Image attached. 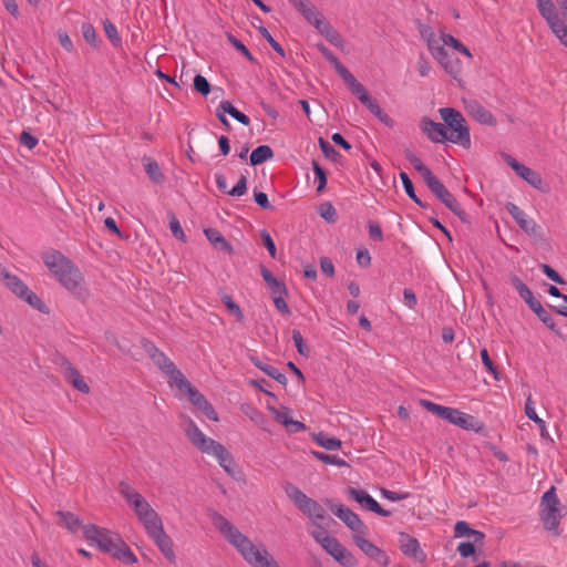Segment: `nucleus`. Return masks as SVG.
<instances>
[{
	"instance_id": "36",
	"label": "nucleus",
	"mask_w": 567,
	"mask_h": 567,
	"mask_svg": "<svg viewBox=\"0 0 567 567\" xmlns=\"http://www.w3.org/2000/svg\"><path fill=\"white\" fill-rule=\"evenodd\" d=\"M260 272L264 280L270 287L272 295L287 293V288L285 284L277 280L266 267L262 266Z\"/></svg>"
},
{
	"instance_id": "27",
	"label": "nucleus",
	"mask_w": 567,
	"mask_h": 567,
	"mask_svg": "<svg viewBox=\"0 0 567 567\" xmlns=\"http://www.w3.org/2000/svg\"><path fill=\"white\" fill-rule=\"evenodd\" d=\"M250 361L251 363L258 368L259 370H261L264 373H266L268 377L272 378L274 380H276L278 383L282 384V385H286L288 380H287V377L281 373L277 368L270 365V364H267V363H264L261 362L257 357L255 355H251L250 357Z\"/></svg>"
},
{
	"instance_id": "46",
	"label": "nucleus",
	"mask_w": 567,
	"mask_h": 567,
	"mask_svg": "<svg viewBox=\"0 0 567 567\" xmlns=\"http://www.w3.org/2000/svg\"><path fill=\"white\" fill-rule=\"evenodd\" d=\"M312 171L316 177V181L318 182L317 192L322 193L327 185V174L324 169L319 165L318 162H312Z\"/></svg>"
},
{
	"instance_id": "53",
	"label": "nucleus",
	"mask_w": 567,
	"mask_h": 567,
	"mask_svg": "<svg viewBox=\"0 0 567 567\" xmlns=\"http://www.w3.org/2000/svg\"><path fill=\"white\" fill-rule=\"evenodd\" d=\"M260 238L262 240V244L265 245V247L267 248L269 255L271 258H276V245H275V241L274 239L271 238L270 234L268 230L266 229H261L260 230Z\"/></svg>"
},
{
	"instance_id": "50",
	"label": "nucleus",
	"mask_w": 567,
	"mask_h": 567,
	"mask_svg": "<svg viewBox=\"0 0 567 567\" xmlns=\"http://www.w3.org/2000/svg\"><path fill=\"white\" fill-rule=\"evenodd\" d=\"M194 89L202 95L206 96L209 94L212 86L205 76L197 74L194 78Z\"/></svg>"
},
{
	"instance_id": "40",
	"label": "nucleus",
	"mask_w": 567,
	"mask_h": 567,
	"mask_svg": "<svg viewBox=\"0 0 567 567\" xmlns=\"http://www.w3.org/2000/svg\"><path fill=\"white\" fill-rule=\"evenodd\" d=\"M441 44L443 47L444 45L452 47L453 49H455L460 53L466 55L467 58H470V59L472 58V54H471L470 50L463 43H461L456 38H454L451 34L442 33V35H441Z\"/></svg>"
},
{
	"instance_id": "18",
	"label": "nucleus",
	"mask_w": 567,
	"mask_h": 567,
	"mask_svg": "<svg viewBox=\"0 0 567 567\" xmlns=\"http://www.w3.org/2000/svg\"><path fill=\"white\" fill-rule=\"evenodd\" d=\"M420 128L426 137L433 143L449 142L447 128L444 124L432 121L429 116H423L420 121Z\"/></svg>"
},
{
	"instance_id": "34",
	"label": "nucleus",
	"mask_w": 567,
	"mask_h": 567,
	"mask_svg": "<svg viewBox=\"0 0 567 567\" xmlns=\"http://www.w3.org/2000/svg\"><path fill=\"white\" fill-rule=\"evenodd\" d=\"M274 157V152L268 145H260L256 147L250 154V164L252 166H257L262 164L264 162L271 159Z\"/></svg>"
},
{
	"instance_id": "44",
	"label": "nucleus",
	"mask_w": 567,
	"mask_h": 567,
	"mask_svg": "<svg viewBox=\"0 0 567 567\" xmlns=\"http://www.w3.org/2000/svg\"><path fill=\"white\" fill-rule=\"evenodd\" d=\"M19 298L23 299L24 301H27L31 307H33L34 309L43 312V313H47L48 312V307L43 303V301L34 293L32 292L29 288L27 289V293H24L23 296H20Z\"/></svg>"
},
{
	"instance_id": "20",
	"label": "nucleus",
	"mask_w": 567,
	"mask_h": 567,
	"mask_svg": "<svg viewBox=\"0 0 567 567\" xmlns=\"http://www.w3.org/2000/svg\"><path fill=\"white\" fill-rule=\"evenodd\" d=\"M399 546L404 555L413 557L420 563L426 558V554L421 549L419 540L408 533L402 532L399 534Z\"/></svg>"
},
{
	"instance_id": "22",
	"label": "nucleus",
	"mask_w": 567,
	"mask_h": 567,
	"mask_svg": "<svg viewBox=\"0 0 567 567\" xmlns=\"http://www.w3.org/2000/svg\"><path fill=\"white\" fill-rule=\"evenodd\" d=\"M216 457L218 464L231 477H235V462L229 451L219 442L207 453Z\"/></svg>"
},
{
	"instance_id": "33",
	"label": "nucleus",
	"mask_w": 567,
	"mask_h": 567,
	"mask_svg": "<svg viewBox=\"0 0 567 567\" xmlns=\"http://www.w3.org/2000/svg\"><path fill=\"white\" fill-rule=\"evenodd\" d=\"M138 520L143 524L148 535L154 534L158 529L163 528V522L155 509L148 512V514L142 518H138Z\"/></svg>"
},
{
	"instance_id": "61",
	"label": "nucleus",
	"mask_w": 567,
	"mask_h": 567,
	"mask_svg": "<svg viewBox=\"0 0 567 567\" xmlns=\"http://www.w3.org/2000/svg\"><path fill=\"white\" fill-rule=\"evenodd\" d=\"M316 47L324 59L333 65V68L340 63V60L322 42L318 43Z\"/></svg>"
},
{
	"instance_id": "13",
	"label": "nucleus",
	"mask_w": 567,
	"mask_h": 567,
	"mask_svg": "<svg viewBox=\"0 0 567 567\" xmlns=\"http://www.w3.org/2000/svg\"><path fill=\"white\" fill-rule=\"evenodd\" d=\"M184 432L192 444L202 453H208L218 443L212 437L206 436L196 423L187 417L183 425Z\"/></svg>"
},
{
	"instance_id": "39",
	"label": "nucleus",
	"mask_w": 567,
	"mask_h": 567,
	"mask_svg": "<svg viewBox=\"0 0 567 567\" xmlns=\"http://www.w3.org/2000/svg\"><path fill=\"white\" fill-rule=\"evenodd\" d=\"M400 179L403 184L404 190L406 195L420 207L425 208L426 204H424L415 194L412 181L410 179L409 175L405 172H401L399 174Z\"/></svg>"
},
{
	"instance_id": "64",
	"label": "nucleus",
	"mask_w": 567,
	"mask_h": 567,
	"mask_svg": "<svg viewBox=\"0 0 567 567\" xmlns=\"http://www.w3.org/2000/svg\"><path fill=\"white\" fill-rule=\"evenodd\" d=\"M517 293L519 295V297L528 305V307L530 308L532 306H535V303L538 301L532 290L526 286L524 285L523 287H520V289L517 291Z\"/></svg>"
},
{
	"instance_id": "57",
	"label": "nucleus",
	"mask_w": 567,
	"mask_h": 567,
	"mask_svg": "<svg viewBox=\"0 0 567 567\" xmlns=\"http://www.w3.org/2000/svg\"><path fill=\"white\" fill-rule=\"evenodd\" d=\"M286 295L287 293L272 295V300H274V305H275L276 309L279 312H281L285 316H289L291 312H290V309L284 298Z\"/></svg>"
},
{
	"instance_id": "21",
	"label": "nucleus",
	"mask_w": 567,
	"mask_h": 567,
	"mask_svg": "<svg viewBox=\"0 0 567 567\" xmlns=\"http://www.w3.org/2000/svg\"><path fill=\"white\" fill-rule=\"evenodd\" d=\"M152 361L165 375L171 379L174 384L184 378V374L176 368L175 363L163 351L156 354Z\"/></svg>"
},
{
	"instance_id": "26",
	"label": "nucleus",
	"mask_w": 567,
	"mask_h": 567,
	"mask_svg": "<svg viewBox=\"0 0 567 567\" xmlns=\"http://www.w3.org/2000/svg\"><path fill=\"white\" fill-rule=\"evenodd\" d=\"M206 238L214 245V247L227 254L233 252L231 245L225 239V237L220 234L219 230L215 228H206L204 230Z\"/></svg>"
},
{
	"instance_id": "14",
	"label": "nucleus",
	"mask_w": 567,
	"mask_h": 567,
	"mask_svg": "<svg viewBox=\"0 0 567 567\" xmlns=\"http://www.w3.org/2000/svg\"><path fill=\"white\" fill-rule=\"evenodd\" d=\"M324 544L321 546L329 555H331L343 567H357V560L353 555L333 536L323 538Z\"/></svg>"
},
{
	"instance_id": "43",
	"label": "nucleus",
	"mask_w": 567,
	"mask_h": 567,
	"mask_svg": "<svg viewBox=\"0 0 567 567\" xmlns=\"http://www.w3.org/2000/svg\"><path fill=\"white\" fill-rule=\"evenodd\" d=\"M312 454L316 458H318L319 461H321L326 464L336 465L339 467L348 466V463L343 458H341L337 455H331V454H327V453L318 452V451H313Z\"/></svg>"
},
{
	"instance_id": "48",
	"label": "nucleus",
	"mask_w": 567,
	"mask_h": 567,
	"mask_svg": "<svg viewBox=\"0 0 567 567\" xmlns=\"http://www.w3.org/2000/svg\"><path fill=\"white\" fill-rule=\"evenodd\" d=\"M259 33L262 35V38L269 43V45L277 52L279 53L281 56H285V50L284 48L280 45L279 42H277L272 35L270 34V32L268 31V29L266 27H259Z\"/></svg>"
},
{
	"instance_id": "24",
	"label": "nucleus",
	"mask_w": 567,
	"mask_h": 567,
	"mask_svg": "<svg viewBox=\"0 0 567 567\" xmlns=\"http://www.w3.org/2000/svg\"><path fill=\"white\" fill-rule=\"evenodd\" d=\"M64 377L66 381L70 382L78 391L85 394L90 392L89 384L84 381L80 372L70 362H66V365L64 368Z\"/></svg>"
},
{
	"instance_id": "58",
	"label": "nucleus",
	"mask_w": 567,
	"mask_h": 567,
	"mask_svg": "<svg viewBox=\"0 0 567 567\" xmlns=\"http://www.w3.org/2000/svg\"><path fill=\"white\" fill-rule=\"evenodd\" d=\"M481 359H482L484 367L494 375V378L496 380H498L499 379L498 372H497L496 368L494 367L492 359L489 358L487 349L484 348L481 350Z\"/></svg>"
},
{
	"instance_id": "51",
	"label": "nucleus",
	"mask_w": 567,
	"mask_h": 567,
	"mask_svg": "<svg viewBox=\"0 0 567 567\" xmlns=\"http://www.w3.org/2000/svg\"><path fill=\"white\" fill-rule=\"evenodd\" d=\"M169 229L172 231V235L176 239L182 240V241H186L185 233H184V230H183V228L181 226L179 220L176 218V216L174 214L171 215Z\"/></svg>"
},
{
	"instance_id": "30",
	"label": "nucleus",
	"mask_w": 567,
	"mask_h": 567,
	"mask_svg": "<svg viewBox=\"0 0 567 567\" xmlns=\"http://www.w3.org/2000/svg\"><path fill=\"white\" fill-rule=\"evenodd\" d=\"M6 287L11 290L16 296L20 297L27 293L28 286L16 275L10 271L3 274L1 277Z\"/></svg>"
},
{
	"instance_id": "12",
	"label": "nucleus",
	"mask_w": 567,
	"mask_h": 567,
	"mask_svg": "<svg viewBox=\"0 0 567 567\" xmlns=\"http://www.w3.org/2000/svg\"><path fill=\"white\" fill-rule=\"evenodd\" d=\"M118 492L125 498V501L131 505L137 516V518H142L148 512H152L154 508L150 505V503L137 492L135 491L127 482L121 481L118 484Z\"/></svg>"
},
{
	"instance_id": "11",
	"label": "nucleus",
	"mask_w": 567,
	"mask_h": 567,
	"mask_svg": "<svg viewBox=\"0 0 567 567\" xmlns=\"http://www.w3.org/2000/svg\"><path fill=\"white\" fill-rule=\"evenodd\" d=\"M326 504L328 505L329 509L339 519H341L348 528H350L353 532V534L368 533V527L365 526V524L361 520L358 514H355L349 507H346L342 504H336L331 499H328Z\"/></svg>"
},
{
	"instance_id": "29",
	"label": "nucleus",
	"mask_w": 567,
	"mask_h": 567,
	"mask_svg": "<svg viewBox=\"0 0 567 567\" xmlns=\"http://www.w3.org/2000/svg\"><path fill=\"white\" fill-rule=\"evenodd\" d=\"M367 533L353 534L355 545L370 558L378 559L382 555L380 548L373 545L370 540L364 538Z\"/></svg>"
},
{
	"instance_id": "52",
	"label": "nucleus",
	"mask_w": 567,
	"mask_h": 567,
	"mask_svg": "<svg viewBox=\"0 0 567 567\" xmlns=\"http://www.w3.org/2000/svg\"><path fill=\"white\" fill-rule=\"evenodd\" d=\"M221 302L227 307V309L236 316L238 320L244 319L243 311L240 307L233 300V298L228 295L221 297Z\"/></svg>"
},
{
	"instance_id": "10",
	"label": "nucleus",
	"mask_w": 567,
	"mask_h": 567,
	"mask_svg": "<svg viewBox=\"0 0 567 567\" xmlns=\"http://www.w3.org/2000/svg\"><path fill=\"white\" fill-rule=\"evenodd\" d=\"M179 390L184 391L189 401L198 408L209 420L218 421V415L213 405L206 400V398L194 388L190 382L184 377L181 381L175 384Z\"/></svg>"
},
{
	"instance_id": "28",
	"label": "nucleus",
	"mask_w": 567,
	"mask_h": 567,
	"mask_svg": "<svg viewBox=\"0 0 567 567\" xmlns=\"http://www.w3.org/2000/svg\"><path fill=\"white\" fill-rule=\"evenodd\" d=\"M142 161L145 173L147 174L148 178L157 185L163 184L165 177L159 168L158 163L150 156H144Z\"/></svg>"
},
{
	"instance_id": "32",
	"label": "nucleus",
	"mask_w": 567,
	"mask_h": 567,
	"mask_svg": "<svg viewBox=\"0 0 567 567\" xmlns=\"http://www.w3.org/2000/svg\"><path fill=\"white\" fill-rule=\"evenodd\" d=\"M363 105L384 125L388 127L394 126V121L382 111V109L379 106L378 102L370 96L369 102L363 103Z\"/></svg>"
},
{
	"instance_id": "31",
	"label": "nucleus",
	"mask_w": 567,
	"mask_h": 567,
	"mask_svg": "<svg viewBox=\"0 0 567 567\" xmlns=\"http://www.w3.org/2000/svg\"><path fill=\"white\" fill-rule=\"evenodd\" d=\"M112 556L118 560H121L124 564H135L137 561V558L135 554L131 550V548L121 539V542H117V546L115 547L114 551L112 553Z\"/></svg>"
},
{
	"instance_id": "3",
	"label": "nucleus",
	"mask_w": 567,
	"mask_h": 567,
	"mask_svg": "<svg viewBox=\"0 0 567 567\" xmlns=\"http://www.w3.org/2000/svg\"><path fill=\"white\" fill-rule=\"evenodd\" d=\"M441 118L447 128L449 142L458 144L464 148L471 147V134L464 116L453 107H441Z\"/></svg>"
},
{
	"instance_id": "1",
	"label": "nucleus",
	"mask_w": 567,
	"mask_h": 567,
	"mask_svg": "<svg viewBox=\"0 0 567 567\" xmlns=\"http://www.w3.org/2000/svg\"><path fill=\"white\" fill-rule=\"evenodd\" d=\"M45 266L58 281L69 291L75 292L83 281L80 269L60 251H52L43 257Z\"/></svg>"
},
{
	"instance_id": "63",
	"label": "nucleus",
	"mask_w": 567,
	"mask_h": 567,
	"mask_svg": "<svg viewBox=\"0 0 567 567\" xmlns=\"http://www.w3.org/2000/svg\"><path fill=\"white\" fill-rule=\"evenodd\" d=\"M247 192V179L246 176L241 175L237 184L229 189L228 195L230 196H241Z\"/></svg>"
},
{
	"instance_id": "7",
	"label": "nucleus",
	"mask_w": 567,
	"mask_h": 567,
	"mask_svg": "<svg viewBox=\"0 0 567 567\" xmlns=\"http://www.w3.org/2000/svg\"><path fill=\"white\" fill-rule=\"evenodd\" d=\"M540 520L544 528L555 536L560 535V501L551 486L542 497Z\"/></svg>"
},
{
	"instance_id": "5",
	"label": "nucleus",
	"mask_w": 567,
	"mask_h": 567,
	"mask_svg": "<svg viewBox=\"0 0 567 567\" xmlns=\"http://www.w3.org/2000/svg\"><path fill=\"white\" fill-rule=\"evenodd\" d=\"M419 31L421 38L426 42L427 49L433 58L445 69L447 73L456 76L460 72L457 61H453L449 53L441 44V37L436 38L432 28L425 24H420Z\"/></svg>"
},
{
	"instance_id": "38",
	"label": "nucleus",
	"mask_w": 567,
	"mask_h": 567,
	"mask_svg": "<svg viewBox=\"0 0 567 567\" xmlns=\"http://www.w3.org/2000/svg\"><path fill=\"white\" fill-rule=\"evenodd\" d=\"M297 9L301 12L303 18L312 25L315 21L322 16L318 9L311 4L309 0H305L303 4H299Z\"/></svg>"
},
{
	"instance_id": "25",
	"label": "nucleus",
	"mask_w": 567,
	"mask_h": 567,
	"mask_svg": "<svg viewBox=\"0 0 567 567\" xmlns=\"http://www.w3.org/2000/svg\"><path fill=\"white\" fill-rule=\"evenodd\" d=\"M525 414L529 420L534 421L538 425L542 439L553 441L547 431L545 421L543 419H540L536 413L535 405H534L530 394L528 395V398L525 402Z\"/></svg>"
},
{
	"instance_id": "49",
	"label": "nucleus",
	"mask_w": 567,
	"mask_h": 567,
	"mask_svg": "<svg viewBox=\"0 0 567 567\" xmlns=\"http://www.w3.org/2000/svg\"><path fill=\"white\" fill-rule=\"evenodd\" d=\"M323 37L327 39L328 42H330L336 48L342 49L344 45V40L341 37V34L333 28H329Z\"/></svg>"
},
{
	"instance_id": "42",
	"label": "nucleus",
	"mask_w": 567,
	"mask_h": 567,
	"mask_svg": "<svg viewBox=\"0 0 567 567\" xmlns=\"http://www.w3.org/2000/svg\"><path fill=\"white\" fill-rule=\"evenodd\" d=\"M315 440L318 443V445H320L321 447H324L326 450H329V451H336V450L340 449V446H341L340 440H338L336 437H331L324 433H319L315 437Z\"/></svg>"
},
{
	"instance_id": "35",
	"label": "nucleus",
	"mask_w": 567,
	"mask_h": 567,
	"mask_svg": "<svg viewBox=\"0 0 567 567\" xmlns=\"http://www.w3.org/2000/svg\"><path fill=\"white\" fill-rule=\"evenodd\" d=\"M404 157L414 167V169L421 175L423 181L432 174V171L425 166L422 161L411 150L404 151Z\"/></svg>"
},
{
	"instance_id": "2",
	"label": "nucleus",
	"mask_w": 567,
	"mask_h": 567,
	"mask_svg": "<svg viewBox=\"0 0 567 567\" xmlns=\"http://www.w3.org/2000/svg\"><path fill=\"white\" fill-rule=\"evenodd\" d=\"M421 405L429 412L463 430H471L478 433L483 429V424L475 416L462 412L458 409L443 406L427 400H421Z\"/></svg>"
},
{
	"instance_id": "55",
	"label": "nucleus",
	"mask_w": 567,
	"mask_h": 567,
	"mask_svg": "<svg viewBox=\"0 0 567 567\" xmlns=\"http://www.w3.org/2000/svg\"><path fill=\"white\" fill-rule=\"evenodd\" d=\"M349 87L352 91V93L357 95V97L362 104L369 102V97L371 95L368 93L367 89L360 82L357 81Z\"/></svg>"
},
{
	"instance_id": "17",
	"label": "nucleus",
	"mask_w": 567,
	"mask_h": 567,
	"mask_svg": "<svg viewBox=\"0 0 567 567\" xmlns=\"http://www.w3.org/2000/svg\"><path fill=\"white\" fill-rule=\"evenodd\" d=\"M464 107L466 113L480 124L487 126H495L497 124L496 117L478 101L464 100Z\"/></svg>"
},
{
	"instance_id": "37",
	"label": "nucleus",
	"mask_w": 567,
	"mask_h": 567,
	"mask_svg": "<svg viewBox=\"0 0 567 567\" xmlns=\"http://www.w3.org/2000/svg\"><path fill=\"white\" fill-rule=\"evenodd\" d=\"M56 515L60 517L63 525L72 533L81 528V522L76 515L71 512L58 511Z\"/></svg>"
},
{
	"instance_id": "56",
	"label": "nucleus",
	"mask_w": 567,
	"mask_h": 567,
	"mask_svg": "<svg viewBox=\"0 0 567 567\" xmlns=\"http://www.w3.org/2000/svg\"><path fill=\"white\" fill-rule=\"evenodd\" d=\"M334 69L348 86H351L354 82L358 81L341 62L336 65Z\"/></svg>"
},
{
	"instance_id": "15",
	"label": "nucleus",
	"mask_w": 567,
	"mask_h": 567,
	"mask_svg": "<svg viewBox=\"0 0 567 567\" xmlns=\"http://www.w3.org/2000/svg\"><path fill=\"white\" fill-rule=\"evenodd\" d=\"M504 161L505 163L515 171V173L523 178L525 182H527L530 186L537 189H542L544 182L539 173L536 171L527 167L524 164H520L517 162L513 156L508 154H504Z\"/></svg>"
},
{
	"instance_id": "19",
	"label": "nucleus",
	"mask_w": 567,
	"mask_h": 567,
	"mask_svg": "<svg viewBox=\"0 0 567 567\" xmlns=\"http://www.w3.org/2000/svg\"><path fill=\"white\" fill-rule=\"evenodd\" d=\"M506 210L525 233L533 236L539 234L540 227L534 219L528 218L526 213L522 210L517 205L509 202L506 204Z\"/></svg>"
},
{
	"instance_id": "6",
	"label": "nucleus",
	"mask_w": 567,
	"mask_h": 567,
	"mask_svg": "<svg viewBox=\"0 0 567 567\" xmlns=\"http://www.w3.org/2000/svg\"><path fill=\"white\" fill-rule=\"evenodd\" d=\"M542 17L547 21L551 32L567 48V18L564 9L556 10L551 0H536Z\"/></svg>"
},
{
	"instance_id": "60",
	"label": "nucleus",
	"mask_w": 567,
	"mask_h": 567,
	"mask_svg": "<svg viewBox=\"0 0 567 567\" xmlns=\"http://www.w3.org/2000/svg\"><path fill=\"white\" fill-rule=\"evenodd\" d=\"M82 34H83L84 40L87 43L95 45L96 32H95L94 27L91 23L82 24Z\"/></svg>"
},
{
	"instance_id": "62",
	"label": "nucleus",
	"mask_w": 567,
	"mask_h": 567,
	"mask_svg": "<svg viewBox=\"0 0 567 567\" xmlns=\"http://www.w3.org/2000/svg\"><path fill=\"white\" fill-rule=\"evenodd\" d=\"M473 528L464 522L460 520L455 524L454 534L456 537H470L472 535Z\"/></svg>"
},
{
	"instance_id": "41",
	"label": "nucleus",
	"mask_w": 567,
	"mask_h": 567,
	"mask_svg": "<svg viewBox=\"0 0 567 567\" xmlns=\"http://www.w3.org/2000/svg\"><path fill=\"white\" fill-rule=\"evenodd\" d=\"M223 110L224 111H227V113L234 117L236 121H238L239 123H241L243 125H249L250 123V120L249 117L244 114L243 112L238 111L233 104L230 101L228 100H223Z\"/></svg>"
},
{
	"instance_id": "4",
	"label": "nucleus",
	"mask_w": 567,
	"mask_h": 567,
	"mask_svg": "<svg viewBox=\"0 0 567 567\" xmlns=\"http://www.w3.org/2000/svg\"><path fill=\"white\" fill-rule=\"evenodd\" d=\"M284 489L296 507L308 516L316 526H319V522L326 518L324 508L317 501L307 496L298 486L286 483Z\"/></svg>"
},
{
	"instance_id": "16",
	"label": "nucleus",
	"mask_w": 567,
	"mask_h": 567,
	"mask_svg": "<svg viewBox=\"0 0 567 567\" xmlns=\"http://www.w3.org/2000/svg\"><path fill=\"white\" fill-rule=\"evenodd\" d=\"M348 495L355 501L362 508L373 512L380 516L389 517L391 512L382 508L380 504L364 489L349 487Z\"/></svg>"
},
{
	"instance_id": "45",
	"label": "nucleus",
	"mask_w": 567,
	"mask_h": 567,
	"mask_svg": "<svg viewBox=\"0 0 567 567\" xmlns=\"http://www.w3.org/2000/svg\"><path fill=\"white\" fill-rule=\"evenodd\" d=\"M318 213L328 223L333 224L337 221V210L330 202L322 203L318 208Z\"/></svg>"
},
{
	"instance_id": "47",
	"label": "nucleus",
	"mask_w": 567,
	"mask_h": 567,
	"mask_svg": "<svg viewBox=\"0 0 567 567\" xmlns=\"http://www.w3.org/2000/svg\"><path fill=\"white\" fill-rule=\"evenodd\" d=\"M530 309L537 315L539 320H542L547 327L554 328L555 323L551 316L549 315L548 311L544 309L539 300L535 303V306H532Z\"/></svg>"
},
{
	"instance_id": "59",
	"label": "nucleus",
	"mask_w": 567,
	"mask_h": 567,
	"mask_svg": "<svg viewBox=\"0 0 567 567\" xmlns=\"http://www.w3.org/2000/svg\"><path fill=\"white\" fill-rule=\"evenodd\" d=\"M540 269L550 280H553L559 285H565V280L563 279V277L555 269H553L549 265L542 264Z\"/></svg>"
},
{
	"instance_id": "9",
	"label": "nucleus",
	"mask_w": 567,
	"mask_h": 567,
	"mask_svg": "<svg viewBox=\"0 0 567 567\" xmlns=\"http://www.w3.org/2000/svg\"><path fill=\"white\" fill-rule=\"evenodd\" d=\"M424 183L429 189L455 215L462 217L464 210L461 208L458 202L452 195V193L445 187V185L432 173L424 179Z\"/></svg>"
},
{
	"instance_id": "8",
	"label": "nucleus",
	"mask_w": 567,
	"mask_h": 567,
	"mask_svg": "<svg viewBox=\"0 0 567 567\" xmlns=\"http://www.w3.org/2000/svg\"><path fill=\"white\" fill-rule=\"evenodd\" d=\"M83 535L87 542L95 544L102 551L112 555L121 537L107 529L89 524L82 527Z\"/></svg>"
},
{
	"instance_id": "23",
	"label": "nucleus",
	"mask_w": 567,
	"mask_h": 567,
	"mask_svg": "<svg viewBox=\"0 0 567 567\" xmlns=\"http://www.w3.org/2000/svg\"><path fill=\"white\" fill-rule=\"evenodd\" d=\"M150 537L155 542L165 558L173 563L175 560L173 543L171 537L165 533L164 527L151 534Z\"/></svg>"
},
{
	"instance_id": "54",
	"label": "nucleus",
	"mask_w": 567,
	"mask_h": 567,
	"mask_svg": "<svg viewBox=\"0 0 567 567\" xmlns=\"http://www.w3.org/2000/svg\"><path fill=\"white\" fill-rule=\"evenodd\" d=\"M291 334H292V340L295 342V346H296L299 354H301L303 357H308L309 350H308L307 346L305 344V340L302 338L301 332L299 330H292Z\"/></svg>"
}]
</instances>
